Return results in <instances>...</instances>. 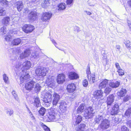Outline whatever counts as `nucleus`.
<instances>
[{
	"label": "nucleus",
	"mask_w": 131,
	"mask_h": 131,
	"mask_svg": "<svg viewBox=\"0 0 131 131\" xmlns=\"http://www.w3.org/2000/svg\"><path fill=\"white\" fill-rule=\"evenodd\" d=\"M31 66V63L29 61H25L23 63L20 62H17L15 64L14 69L15 70L21 69L22 72H26L27 70L30 69Z\"/></svg>",
	"instance_id": "nucleus-1"
},
{
	"label": "nucleus",
	"mask_w": 131,
	"mask_h": 131,
	"mask_svg": "<svg viewBox=\"0 0 131 131\" xmlns=\"http://www.w3.org/2000/svg\"><path fill=\"white\" fill-rule=\"evenodd\" d=\"M57 115L55 110L51 108L49 111L47 115L45 116V120L47 122L54 121L57 118Z\"/></svg>",
	"instance_id": "nucleus-2"
},
{
	"label": "nucleus",
	"mask_w": 131,
	"mask_h": 131,
	"mask_svg": "<svg viewBox=\"0 0 131 131\" xmlns=\"http://www.w3.org/2000/svg\"><path fill=\"white\" fill-rule=\"evenodd\" d=\"M93 111V108L91 106L86 107L84 113V117L88 119L92 118L94 114Z\"/></svg>",
	"instance_id": "nucleus-3"
},
{
	"label": "nucleus",
	"mask_w": 131,
	"mask_h": 131,
	"mask_svg": "<svg viewBox=\"0 0 131 131\" xmlns=\"http://www.w3.org/2000/svg\"><path fill=\"white\" fill-rule=\"evenodd\" d=\"M47 71L46 68H42L36 69V73L38 76L37 79L38 80H42L43 77L46 75Z\"/></svg>",
	"instance_id": "nucleus-4"
},
{
	"label": "nucleus",
	"mask_w": 131,
	"mask_h": 131,
	"mask_svg": "<svg viewBox=\"0 0 131 131\" xmlns=\"http://www.w3.org/2000/svg\"><path fill=\"white\" fill-rule=\"evenodd\" d=\"M66 89L69 93L74 94L77 90L75 85L73 83L69 84L67 86Z\"/></svg>",
	"instance_id": "nucleus-5"
},
{
	"label": "nucleus",
	"mask_w": 131,
	"mask_h": 131,
	"mask_svg": "<svg viewBox=\"0 0 131 131\" xmlns=\"http://www.w3.org/2000/svg\"><path fill=\"white\" fill-rule=\"evenodd\" d=\"M100 126L101 128L103 129H106L110 127V121L108 119H104L100 124Z\"/></svg>",
	"instance_id": "nucleus-6"
},
{
	"label": "nucleus",
	"mask_w": 131,
	"mask_h": 131,
	"mask_svg": "<svg viewBox=\"0 0 131 131\" xmlns=\"http://www.w3.org/2000/svg\"><path fill=\"white\" fill-rule=\"evenodd\" d=\"M35 28L34 26L30 25H25L22 29L23 31L26 33L32 32Z\"/></svg>",
	"instance_id": "nucleus-7"
},
{
	"label": "nucleus",
	"mask_w": 131,
	"mask_h": 131,
	"mask_svg": "<svg viewBox=\"0 0 131 131\" xmlns=\"http://www.w3.org/2000/svg\"><path fill=\"white\" fill-rule=\"evenodd\" d=\"M119 106L117 103L115 104L111 111V114L112 116L117 115L119 111Z\"/></svg>",
	"instance_id": "nucleus-8"
},
{
	"label": "nucleus",
	"mask_w": 131,
	"mask_h": 131,
	"mask_svg": "<svg viewBox=\"0 0 131 131\" xmlns=\"http://www.w3.org/2000/svg\"><path fill=\"white\" fill-rule=\"evenodd\" d=\"M52 95L49 92H47L44 94L43 98V101L45 103L50 102L52 99Z\"/></svg>",
	"instance_id": "nucleus-9"
},
{
	"label": "nucleus",
	"mask_w": 131,
	"mask_h": 131,
	"mask_svg": "<svg viewBox=\"0 0 131 131\" xmlns=\"http://www.w3.org/2000/svg\"><path fill=\"white\" fill-rule=\"evenodd\" d=\"M103 92L101 90H98L94 91L93 94L94 97L98 99L101 98L103 96Z\"/></svg>",
	"instance_id": "nucleus-10"
},
{
	"label": "nucleus",
	"mask_w": 131,
	"mask_h": 131,
	"mask_svg": "<svg viewBox=\"0 0 131 131\" xmlns=\"http://www.w3.org/2000/svg\"><path fill=\"white\" fill-rule=\"evenodd\" d=\"M115 97L113 94H112L109 95L107 97L106 101L107 106L112 105L114 101Z\"/></svg>",
	"instance_id": "nucleus-11"
},
{
	"label": "nucleus",
	"mask_w": 131,
	"mask_h": 131,
	"mask_svg": "<svg viewBox=\"0 0 131 131\" xmlns=\"http://www.w3.org/2000/svg\"><path fill=\"white\" fill-rule=\"evenodd\" d=\"M53 100L52 104L53 105L56 106L58 103L60 98V95L56 92H54L53 95Z\"/></svg>",
	"instance_id": "nucleus-12"
},
{
	"label": "nucleus",
	"mask_w": 131,
	"mask_h": 131,
	"mask_svg": "<svg viewBox=\"0 0 131 131\" xmlns=\"http://www.w3.org/2000/svg\"><path fill=\"white\" fill-rule=\"evenodd\" d=\"M52 14L49 13H43L41 17V19L43 21H46L49 20L51 17Z\"/></svg>",
	"instance_id": "nucleus-13"
},
{
	"label": "nucleus",
	"mask_w": 131,
	"mask_h": 131,
	"mask_svg": "<svg viewBox=\"0 0 131 131\" xmlns=\"http://www.w3.org/2000/svg\"><path fill=\"white\" fill-rule=\"evenodd\" d=\"M34 86V82H26L25 84V88L26 90L30 91L32 90Z\"/></svg>",
	"instance_id": "nucleus-14"
},
{
	"label": "nucleus",
	"mask_w": 131,
	"mask_h": 131,
	"mask_svg": "<svg viewBox=\"0 0 131 131\" xmlns=\"http://www.w3.org/2000/svg\"><path fill=\"white\" fill-rule=\"evenodd\" d=\"M31 53L30 51L29 50H26L22 52L20 55L19 58L21 59H24L28 57Z\"/></svg>",
	"instance_id": "nucleus-15"
},
{
	"label": "nucleus",
	"mask_w": 131,
	"mask_h": 131,
	"mask_svg": "<svg viewBox=\"0 0 131 131\" xmlns=\"http://www.w3.org/2000/svg\"><path fill=\"white\" fill-rule=\"evenodd\" d=\"M21 75H20V80L21 81H24L25 80H27L30 78V76L28 73H26V72L24 71L22 72V73H21Z\"/></svg>",
	"instance_id": "nucleus-16"
},
{
	"label": "nucleus",
	"mask_w": 131,
	"mask_h": 131,
	"mask_svg": "<svg viewBox=\"0 0 131 131\" xmlns=\"http://www.w3.org/2000/svg\"><path fill=\"white\" fill-rule=\"evenodd\" d=\"M21 75H20V80L21 81H24L25 80H27L30 78V76L28 73H26V72L24 71L22 72V73H21Z\"/></svg>",
	"instance_id": "nucleus-17"
},
{
	"label": "nucleus",
	"mask_w": 131,
	"mask_h": 131,
	"mask_svg": "<svg viewBox=\"0 0 131 131\" xmlns=\"http://www.w3.org/2000/svg\"><path fill=\"white\" fill-rule=\"evenodd\" d=\"M36 13V12L32 11L29 14L28 18L31 21H34L37 18Z\"/></svg>",
	"instance_id": "nucleus-18"
},
{
	"label": "nucleus",
	"mask_w": 131,
	"mask_h": 131,
	"mask_svg": "<svg viewBox=\"0 0 131 131\" xmlns=\"http://www.w3.org/2000/svg\"><path fill=\"white\" fill-rule=\"evenodd\" d=\"M127 91L126 89L122 88L121 90L117 92V96L118 97L121 98L124 96L127 93Z\"/></svg>",
	"instance_id": "nucleus-19"
},
{
	"label": "nucleus",
	"mask_w": 131,
	"mask_h": 131,
	"mask_svg": "<svg viewBox=\"0 0 131 131\" xmlns=\"http://www.w3.org/2000/svg\"><path fill=\"white\" fill-rule=\"evenodd\" d=\"M86 129V125L85 123H81L77 127L76 131H84Z\"/></svg>",
	"instance_id": "nucleus-20"
},
{
	"label": "nucleus",
	"mask_w": 131,
	"mask_h": 131,
	"mask_svg": "<svg viewBox=\"0 0 131 131\" xmlns=\"http://www.w3.org/2000/svg\"><path fill=\"white\" fill-rule=\"evenodd\" d=\"M10 20V19L9 17L8 16L4 17L2 20V23L3 25L6 26L8 24Z\"/></svg>",
	"instance_id": "nucleus-21"
},
{
	"label": "nucleus",
	"mask_w": 131,
	"mask_h": 131,
	"mask_svg": "<svg viewBox=\"0 0 131 131\" xmlns=\"http://www.w3.org/2000/svg\"><path fill=\"white\" fill-rule=\"evenodd\" d=\"M69 78L71 80L77 79L79 78L78 75L74 72H71L69 73Z\"/></svg>",
	"instance_id": "nucleus-22"
},
{
	"label": "nucleus",
	"mask_w": 131,
	"mask_h": 131,
	"mask_svg": "<svg viewBox=\"0 0 131 131\" xmlns=\"http://www.w3.org/2000/svg\"><path fill=\"white\" fill-rule=\"evenodd\" d=\"M65 76L62 73L59 74L57 79V82H64L65 81Z\"/></svg>",
	"instance_id": "nucleus-23"
},
{
	"label": "nucleus",
	"mask_w": 131,
	"mask_h": 131,
	"mask_svg": "<svg viewBox=\"0 0 131 131\" xmlns=\"http://www.w3.org/2000/svg\"><path fill=\"white\" fill-rule=\"evenodd\" d=\"M17 6V8L19 12L21 11L24 8V6L23 2L21 1H19L17 2L16 3Z\"/></svg>",
	"instance_id": "nucleus-24"
},
{
	"label": "nucleus",
	"mask_w": 131,
	"mask_h": 131,
	"mask_svg": "<svg viewBox=\"0 0 131 131\" xmlns=\"http://www.w3.org/2000/svg\"><path fill=\"white\" fill-rule=\"evenodd\" d=\"M83 117L81 115H78L75 117V123L76 125H78L82 121Z\"/></svg>",
	"instance_id": "nucleus-25"
},
{
	"label": "nucleus",
	"mask_w": 131,
	"mask_h": 131,
	"mask_svg": "<svg viewBox=\"0 0 131 131\" xmlns=\"http://www.w3.org/2000/svg\"><path fill=\"white\" fill-rule=\"evenodd\" d=\"M85 104L84 103H82L80 105L77 109L78 113H82L84 111V107Z\"/></svg>",
	"instance_id": "nucleus-26"
},
{
	"label": "nucleus",
	"mask_w": 131,
	"mask_h": 131,
	"mask_svg": "<svg viewBox=\"0 0 131 131\" xmlns=\"http://www.w3.org/2000/svg\"><path fill=\"white\" fill-rule=\"evenodd\" d=\"M21 39L19 38L13 39L12 41V44L14 45H17L19 44L21 42Z\"/></svg>",
	"instance_id": "nucleus-27"
},
{
	"label": "nucleus",
	"mask_w": 131,
	"mask_h": 131,
	"mask_svg": "<svg viewBox=\"0 0 131 131\" xmlns=\"http://www.w3.org/2000/svg\"><path fill=\"white\" fill-rule=\"evenodd\" d=\"M50 1L48 0H45L43 1L41 4V6L43 8H46L50 5Z\"/></svg>",
	"instance_id": "nucleus-28"
},
{
	"label": "nucleus",
	"mask_w": 131,
	"mask_h": 131,
	"mask_svg": "<svg viewBox=\"0 0 131 131\" xmlns=\"http://www.w3.org/2000/svg\"><path fill=\"white\" fill-rule=\"evenodd\" d=\"M66 5L64 3H61L58 6V10H64L66 9Z\"/></svg>",
	"instance_id": "nucleus-29"
},
{
	"label": "nucleus",
	"mask_w": 131,
	"mask_h": 131,
	"mask_svg": "<svg viewBox=\"0 0 131 131\" xmlns=\"http://www.w3.org/2000/svg\"><path fill=\"white\" fill-rule=\"evenodd\" d=\"M46 111V109L43 107L40 108L38 111L39 115L40 116H43L45 114Z\"/></svg>",
	"instance_id": "nucleus-30"
},
{
	"label": "nucleus",
	"mask_w": 131,
	"mask_h": 131,
	"mask_svg": "<svg viewBox=\"0 0 131 131\" xmlns=\"http://www.w3.org/2000/svg\"><path fill=\"white\" fill-rule=\"evenodd\" d=\"M34 103L37 107H38L40 105V102L38 97H36L34 99Z\"/></svg>",
	"instance_id": "nucleus-31"
},
{
	"label": "nucleus",
	"mask_w": 131,
	"mask_h": 131,
	"mask_svg": "<svg viewBox=\"0 0 131 131\" xmlns=\"http://www.w3.org/2000/svg\"><path fill=\"white\" fill-rule=\"evenodd\" d=\"M41 87L40 85L38 83L36 84L34 88V90L35 91L36 93L39 92L41 90Z\"/></svg>",
	"instance_id": "nucleus-32"
},
{
	"label": "nucleus",
	"mask_w": 131,
	"mask_h": 131,
	"mask_svg": "<svg viewBox=\"0 0 131 131\" xmlns=\"http://www.w3.org/2000/svg\"><path fill=\"white\" fill-rule=\"evenodd\" d=\"M109 85L112 88H116L118 87L120 84V82H110Z\"/></svg>",
	"instance_id": "nucleus-33"
},
{
	"label": "nucleus",
	"mask_w": 131,
	"mask_h": 131,
	"mask_svg": "<svg viewBox=\"0 0 131 131\" xmlns=\"http://www.w3.org/2000/svg\"><path fill=\"white\" fill-rule=\"evenodd\" d=\"M6 14V11L3 7H0V16H5Z\"/></svg>",
	"instance_id": "nucleus-34"
},
{
	"label": "nucleus",
	"mask_w": 131,
	"mask_h": 131,
	"mask_svg": "<svg viewBox=\"0 0 131 131\" xmlns=\"http://www.w3.org/2000/svg\"><path fill=\"white\" fill-rule=\"evenodd\" d=\"M10 33V32H9L6 34L5 37V40L8 42H10L12 39V36L9 34Z\"/></svg>",
	"instance_id": "nucleus-35"
},
{
	"label": "nucleus",
	"mask_w": 131,
	"mask_h": 131,
	"mask_svg": "<svg viewBox=\"0 0 131 131\" xmlns=\"http://www.w3.org/2000/svg\"><path fill=\"white\" fill-rule=\"evenodd\" d=\"M6 29L5 27H3L0 28V35L3 36L6 33Z\"/></svg>",
	"instance_id": "nucleus-36"
},
{
	"label": "nucleus",
	"mask_w": 131,
	"mask_h": 131,
	"mask_svg": "<svg viewBox=\"0 0 131 131\" xmlns=\"http://www.w3.org/2000/svg\"><path fill=\"white\" fill-rule=\"evenodd\" d=\"M40 124L45 131H51L50 129L42 123L41 122Z\"/></svg>",
	"instance_id": "nucleus-37"
},
{
	"label": "nucleus",
	"mask_w": 131,
	"mask_h": 131,
	"mask_svg": "<svg viewBox=\"0 0 131 131\" xmlns=\"http://www.w3.org/2000/svg\"><path fill=\"white\" fill-rule=\"evenodd\" d=\"M40 124L45 131H51L50 129L42 123L41 122Z\"/></svg>",
	"instance_id": "nucleus-38"
},
{
	"label": "nucleus",
	"mask_w": 131,
	"mask_h": 131,
	"mask_svg": "<svg viewBox=\"0 0 131 131\" xmlns=\"http://www.w3.org/2000/svg\"><path fill=\"white\" fill-rule=\"evenodd\" d=\"M59 108L62 113L65 112L67 110L66 107L64 105H60L59 106Z\"/></svg>",
	"instance_id": "nucleus-39"
},
{
	"label": "nucleus",
	"mask_w": 131,
	"mask_h": 131,
	"mask_svg": "<svg viewBox=\"0 0 131 131\" xmlns=\"http://www.w3.org/2000/svg\"><path fill=\"white\" fill-rule=\"evenodd\" d=\"M86 73L87 75L88 78V81H90L91 80V77L90 68L89 67L86 70Z\"/></svg>",
	"instance_id": "nucleus-40"
},
{
	"label": "nucleus",
	"mask_w": 131,
	"mask_h": 131,
	"mask_svg": "<svg viewBox=\"0 0 131 131\" xmlns=\"http://www.w3.org/2000/svg\"><path fill=\"white\" fill-rule=\"evenodd\" d=\"M0 3L2 5L8 6V2L6 0H0Z\"/></svg>",
	"instance_id": "nucleus-41"
},
{
	"label": "nucleus",
	"mask_w": 131,
	"mask_h": 131,
	"mask_svg": "<svg viewBox=\"0 0 131 131\" xmlns=\"http://www.w3.org/2000/svg\"><path fill=\"white\" fill-rule=\"evenodd\" d=\"M131 109L130 108H128L125 112V116L128 117H129L131 113Z\"/></svg>",
	"instance_id": "nucleus-42"
},
{
	"label": "nucleus",
	"mask_w": 131,
	"mask_h": 131,
	"mask_svg": "<svg viewBox=\"0 0 131 131\" xmlns=\"http://www.w3.org/2000/svg\"><path fill=\"white\" fill-rule=\"evenodd\" d=\"M117 72H118V74L120 76L123 75L124 74V70L121 68L117 70Z\"/></svg>",
	"instance_id": "nucleus-43"
},
{
	"label": "nucleus",
	"mask_w": 131,
	"mask_h": 131,
	"mask_svg": "<svg viewBox=\"0 0 131 131\" xmlns=\"http://www.w3.org/2000/svg\"><path fill=\"white\" fill-rule=\"evenodd\" d=\"M126 46L127 48H130L131 47V42H130L129 40H127L126 41L125 43Z\"/></svg>",
	"instance_id": "nucleus-44"
},
{
	"label": "nucleus",
	"mask_w": 131,
	"mask_h": 131,
	"mask_svg": "<svg viewBox=\"0 0 131 131\" xmlns=\"http://www.w3.org/2000/svg\"><path fill=\"white\" fill-rule=\"evenodd\" d=\"M3 79L5 82L8 81V78L6 74L4 73L3 75Z\"/></svg>",
	"instance_id": "nucleus-45"
},
{
	"label": "nucleus",
	"mask_w": 131,
	"mask_h": 131,
	"mask_svg": "<svg viewBox=\"0 0 131 131\" xmlns=\"http://www.w3.org/2000/svg\"><path fill=\"white\" fill-rule=\"evenodd\" d=\"M111 91V88H106L105 89L104 92V93L107 95L109 94Z\"/></svg>",
	"instance_id": "nucleus-46"
},
{
	"label": "nucleus",
	"mask_w": 131,
	"mask_h": 131,
	"mask_svg": "<svg viewBox=\"0 0 131 131\" xmlns=\"http://www.w3.org/2000/svg\"><path fill=\"white\" fill-rule=\"evenodd\" d=\"M73 0H67L66 3L67 5L71 6L73 4Z\"/></svg>",
	"instance_id": "nucleus-47"
},
{
	"label": "nucleus",
	"mask_w": 131,
	"mask_h": 131,
	"mask_svg": "<svg viewBox=\"0 0 131 131\" xmlns=\"http://www.w3.org/2000/svg\"><path fill=\"white\" fill-rule=\"evenodd\" d=\"M130 97V96L128 95H126L124 97L123 99V101L126 102L128 101L129 100Z\"/></svg>",
	"instance_id": "nucleus-48"
},
{
	"label": "nucleus",
	"mask_w": 131,
	"mask_h": 131,
	"mask_svg": "<svg viewBox=\"0 0 131 131\" xmlns=\"http://www.w3.org/2000/svg\"><path fill=\"white\" fill-rule=\"evenodd\" d=\"M121 131H129V130L127 127L123 126L121 128Z\"/></svg>",
	"instance_id": "nucleus-49"
},
{
	"label": "nucleus",
	"mask_w": 131,
	"mask_h": 131,
	"mask_svg": "<svg viewBox=\"0 0 131 131\" xmlns=\"http://www.w3.org/2000/svg\"><path fill=\"white\" fill-rule=\"evenodd\" d=\"M10 33H12L13 34H17L18 32V30L16 29H14L12 31H10L9 32Z\"/></svg>",
	"instance_id": "nucleus-50"
},
{
	"label": "nucleus",
	"mask_w": 131,
	"mask_h": 131,
	"mask_svg": "<svg viewBox=\"0 0 131 131\" xmlns=\"http://www.w3.org/2000/svg\"><path fill=\"white\" fill-rule=\"evenodd\" d=\"M104 82H101L99 85V87H101L102 88H104L106 86V84Z\"/></svg>",
	"instance_id": "nucleus-51"
},
{
	"label": "nucleus",
	"mask_w": 131,
	"mask_h": 131,
	"mask_svg": "<svg viewBox=\"0 0 131 131\" xmlns=\"http://www.w3.org/2000/svg\"><path fill=\"white\" fill-rule=\"evenodd\" d=\"M38 54L37 53H33L32 54V56L35 58H36L38 57Z\"/></svg>",
	"instance_id": "nucleus-52"
},
{
	"label": "nucleus",
	"mask_w": 131,
	"mask_h": 131,
	"mask_svg": "<svg viewBox=\"0 0 131 131\" xmlns=\"http://www.w3.org/2000/svg\"><path fill=\"white\" fill-rule=\"evenodd\" d=\"M54 78V77H51L50 76L48 77V79H47L48 80H47V81H48V82H51L53 81V80Z\"/></svg>",
	"instance_id": "nucleus-53"
},
{
	"label": "nucleus",
	"mask_w": 131,
	"mask_h": 131,
	"mask_svg": "<svg viewBox=\"0 0 131 131\" xmlns=\"http://www.w3.org/2000/svg\"><path fill=\"white\" fill-rule=\"evenodd\" d=\"M115 65L116 68L117 69V70L121 69V67L119 65V64L117 62H116Z\"/></svg>",
	"instance_id": "nucleus-54"
},
{
	"label": "nucleus",
	"mask_w": 131,
	"mask_h": 131,
	"mask_svg": "<svg viewBox=\"0 0 131 131\" xmlns=\"http://www.w3.org/2000/svg\"><path fill=\"white\" fill-rule=\"evenodd\" d=\"M84 12L86 13L88 15H90L92 14L90 12L86 10L84 11Z\"/></svg>",
	"instance_id": "nucleus-55"
},
{
	"label": "nucleus",
	"mask_w": 131,
	"mask_h": 131,
	"mask_svg": "<svg viewBox=\"0 0 131 131\" xmlns=\"http://www.w3.org/2000/svg\"><path fill=\"white\" fill-rule=\"evenodd\" d=\"M8 113H9V114L10 116H11L13 113V111H8Z\"/></svg>",
	"instance_id": "nucleus-56"
},
{
	"label": "nucleus",
	"mask_w": 131,
	"mask_h": 131,
	"mask_svg": "<svg viewBox=\"0 0 131 131\" xmlns=\"http://www.w3.org/2000/svg\"><path fill=\"white\" fill-rule=\"evenodd\" d=\"M49 85H50L49 86H50L51 87L53 88V87L54 86V85L53 82H51L50 83Z\"/></svg>",
	"instance_id": "nucleus-57"
},
{
	"label": "nucleus",
	"mask_w": 131,
	"mask_h": 131,
	"mask_svg": "<svg viewBox=\"0 0 131 131\" xmlns=\"http://www.w3.org/2000/svg\"><path fill=\"white\" fill-rule=\"evenodd\" d=\"M88 82H84L83 85L84 87H86L88 84Z\"/></svg>",
	"instance_id": "nucleus-58"
},
{
	"label": "nucleus",
	"mask_w": 131,
	"mask_h": 131,
	"mask_svg": "<svg viewBox=\"0 0 131 131\" xmlns=\"http://www.w3.org/2000/svg\"><path fill=\"white\" fill-rule=\"evenodd\" d=\"M51 41L52 42V43L54 44L55 45V46H56V43L55 42V41L53 40V39H51Z\"/></svg>",
	"instance_id": "nucleus-59"
},
{
	"label": "nucleus",
	"mask_w": 131,
	"mask_h": 131,
	"mask_svg": "<svg viewBox=\"0 0 131 131\" xmlns=\"http://www.w3.org/2000/svg\"><path fill=\"white\" fill-rule=\"evenodd\" d=\"M32 2H37L39 0H30Z\"/></svg>",
	"instance_id": "nucleus-60"
},
{
	"label": "nucleus",
	"mask_w": 131,
	"mask_h": 131,
	"mask_svg": "<svg viewBox=\"0 0 131 131\" xmlns=\"http://www.w3.org/2000/svg\"><path fill=\"white\" fill-rule=\"evenodd\" d=\"M116 48L117 49H119L120 48V47L119 45H117L116 46Z\"/></svg>",
	"instance_id": "nucleus-61"
},
{
	"label": "nucleus",
	"mask_w": 131,
	"mask_h": 131,
	"mask_svg": "<svg viewBox=\"0 0 131 131\" xmlns=\"http://www.w3.org/2000/svg\"><path fill=\"white\" fill-rule=\"evenodd\" d=\"M128 4L131 7V0L128 1Z\"/></svg>",
	"instance_id": "nucleus-62"
},
{
	"label": "nucleus",
	"mask_w": 131,
	"mask_h": 131,
	"mask_svg": "<svg viewBox=\"0 0 131 131\" xmlns=\"http://www.w3.org/2000/svg\"><path fill=\"white\" fill-rule=\"evenodd\" d=\"M128 25L129 27L130 30L131 31V24L130 23H128Z\"/></svg>",
	"instance_id": "nucleus-63"
},
{
	"label": "nucleus",
	"mask_w": 131,
	"mask_h": 131,
	"mask_svg": "<svg viewBox=\"0 0 131 131\" xmlns=\"http://www.w3.org/2000/svg\"><path fill=\"white\" fill-rule=\"evenodd\" d=\"M108 80L107 79H104L102 81V82H108Z\"/></svg>",
	"instance_id": "nucleus-64"
}]
</instances>
